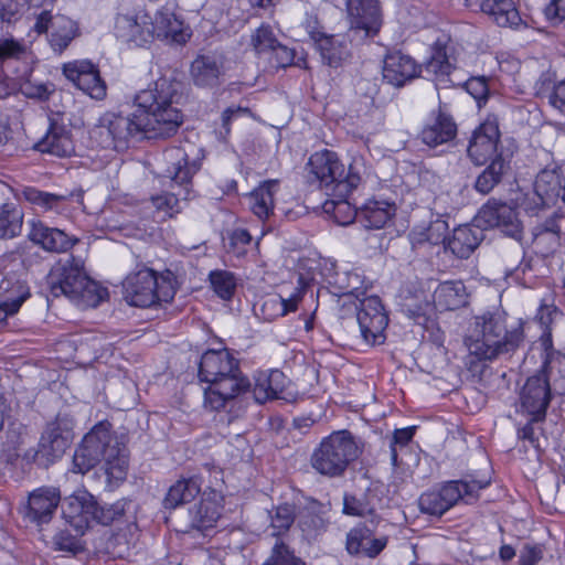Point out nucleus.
<instances>
[{
  "mask_svg": "<svg viewBox=\"0 0 565 565\" xmlns=\"http://www.w3.org/2000/svg\"><path fill=\"white\" fill-rule=\"evenodd\" d=\"M182 82L172 76L162 75L140 90L136 97V113L122 114L107 111L102 115L90 131L99 139V146L122 150L131 138L164 139L177 134L183 122L178 105L182 99Z\"/></svg>",
  "mask_w": 565,
  "mask_h": 565,
  "instance_id": "f257e3e1",
  "label": "nucleus"
},
{
  "mask_svg": "<svg viewBox=\"0 0 565 565\" xmlns=\"http://www.w3.org/2000/svg\"><path fill=\"white\" fill-rule=\"evenodd\" d=\"M524 343L522 324L507 326V316L502 310L486 311L476 316L469 333L465 338L468 349L467 369L472 375H481L484 362L494 361L503 355H513Z\"/></svg>",
  "mask_w": 565,
  "mask_h": 565,
  "instance_id": "f03ea898",
  "label": "nucleus"
},
{
  "mask_svg": "<svg viewBox=\"0 0 565 565\" xmlns=\"http://www.w3.org/2000/svg\"><path fill=\"white\" fill-rule=\"evenodd\" d=\"M199 377L209 383L204 390V404L212 411H220L250 386L239 370L238 361L227 349L204 352L199 364Z\"/></svg>",
  "mask_w": 565,
  "mask_h": 565,
  "instance_id": "7ed1b4c3",
  "label": "nucleus"
},
{
  "mask_svg": "<svg viewBox=\"0 0 565 565\" xmlns=\"http://www.w3.org/2000/svg\"><path fill=\"white\" fill-rule=\"evenodd\" d=\"M100 462L109 478H125L128 467L127 448L107 420L99 422L85 435L74 452L72 470L86 473Z\"/></svg>",
  "mask_w": 565,
  "mask_h": 565,
  "instance_id": "20e7f679",
  "label": "nucleus"
},
{
  "mask_svg": "<svg viewBox=\"0 0 565 565\" xmlns=\"http://www.w3.org/2000/svg\"><path fill=\"white\" fill-rule=\"evenodd\" d=\"M306 169L309 181L317 182L330 196L350 195L362 180L355 166L350 164L345 170L338 154L327 149L312 153Z\"/></svg>",
  "mask_w": 565,
  "mask_h": 565,
  "instance_id": "39448f33",
  "label": "nucleus"
},
{
  "mask_svg": "<svg viewBox=\"0 0 565 565\" xmlns=\"http://www.w3.org/2000/svg\"><path fill=\"white\" fill-rule=\"evenodd\" d=\"M355 437L349 430L333 431L324 437L310 457L312 469L329 478L342 477L350 463L361 455Z\"/></svg>",
  "mask_w": 565,
  "mask_h": 565,
  "instance_id": "423d86ee",
  "label": "nucleus"
},
{
  "mask_svg": "<svg viewBox=\"0 0 565 565\" xmlns=\"http://www.w3.org/2000/svg\"><path fill=\"white\" fill-rule=\"evenodd\" d=\"M122 286L126 301L135 307L169 302L175 295L174 277L169 270L158 276L154 270L142 268L128 275Z\"/></svg>",
  "mask_w": 565,
  "mask_h": 565,
  "instance_id": "0eeeda50",
  "label": "nucleus"
},
{
  "mask_svg": "<svg viewBox=\"0 0 565 565\" xmlns=\"http://www.w3.org/2000/svg\"><path fill=\"white\" fill-rule=\"evenodd\" d=\"M565 363V354L548 351L546 348V356L544 359L542 370L533 376H530L521 392V407L530 416L533 422H543L546 411L551 402V386L547 371L559 367Z\"/></svg>",
  "mask_w": 565,
  "mask_h": 565,
  "instance_id": "6e6552de",
  "label": "nucleus"
},
{
  "mask_svg": "<svg viewBox=\"0 0 565 565\" xmlns=\"http://www.w3.org/2000/svg\"><path fill=\"white\" fill-rule=\"evenodd\" d=\"M46 287L53 297L62 295L70 299H85L97 291L96 284L84 273L74 257L60 260L46 276Z\"/></svg>",
  "mask_w": 565,
  "mask_h": 565,
  "instance_id": "1a4fd4ad",
  "label": "nucleus"
},
{
  "mask_svg": "<svg viewBox=\"0 0 565 565\" xmlns=\"http://www.w3.org/2000/svg\"><path fill=\"white\" fill-rule=\"evenodd\" d=\"M565 205V162L554 169L542 170L535 179L533 191L524 195L521 207L529 215H537L545 207Z\"/></svg>",
  "mask_w": 565,
  "mask_h": 565,
  "instance_id": "9d476101",
  "label": "nucleus"
},
{
  "mask_svg": "<svg viewBox=\"0 0 565 565\" xmlns=\"http://www.w3.org/2000/svg\"><path fill=\"white\" fill-rule=\"evenodd\" d=\"M487 480H452L443 483L438 489L424 492L418 500L423 513L441 516L463 497H475L488 487Z\"/></svg>",
  "mask_w": 565,
  "mask_h": 565,
  "instance_id": "9b49d317",
  "label": "nucleus"
},
{
  "mask_svg": "<svg viewBox=\"0 0 565 565\" xmlns=\"http://www.w3.org/2000/svg\"><path fill=\"white\" fill-rule=\"evenodd\" d=\"M72 420L67 415L58 414L47 423L38 444L33 460L47 467L60 459L68 448L72 439Z\"/></svg>",
  "mask_w": 565,
  "mask_h": 565,
  "instance_id": "f8f14e48",
  "label": "nucleus"
},
{
  "mask_svg": "<svg viewBox=\"0 0 565 565\" xmlns=\"http://www.w3.org/2000/svg\"><path fill=\"white\" fill-rule=\"evenodd\" d=\"M33 30L46 34L50 46L55 53H63L81 31L76 21L63 14H53L43 10L35 20Z\"/></svg>",
  "mask_w": 565,
  "mask_h": 565,
  "instance_id": "ddd939ff",
  "label": "nucleus"
},
{
  "mask_svg": "<svg viewBox=\"0 0 565 565\" xmlns=\"http://www.w3.org/2000/svg\"><path fill=\"white\" fill-rule=\"evenodd\" d=\"M477 221L487 227L499 228L504 235L518 242L522 239V223L515 209L507 202L489 199L479 210Z\"/></svg>",
  "mask_w": 565,
  "mask_h": 565,
  "instance_id": "4468645a",
  "label": "nucleus"
},
{
  "mask_svg": "<svg viewBox=\"0 0 565 565\" xmlns=\"http://www.w3.org/2000/svg\"><path fill=\"white\" fill-rule=\"evenodd\" d=\"M356 320L365 344L379 345L384 343L388 317L377 296L367 297L360 302Z\"/></svg>",
  "mask_w": 565,
  "mask_h": 565,
  "instance_id": "2eb2a0df",
  "label": "nucleus"
},
{
  "mask_svg": "<svg viewBox=\"0 0 565 565\" xmlns=\"http://www.w3.org/2000/svg\"><path fill=\"white\" fill-rule=\"evenodd\" d=\"M115 36L129 46L140 47L153 39L152 18L146 12L117 14Z\"/></svg>",
  "mask_w": 565,
  "mask_h": 565,
  "instance_id": "dca6fc26",
  "label": "nucleus"
},
{
  "mask_svg": "<svg viewBox=\"0 0 565 565\" xmlns=\"http://www.w3.org/2000/svg\"><path fill=\"white\" fill-rule=\"evenodd\" d=\"M63 74L78 89L93 99L103 100L107 94V85L100 77L98 67L88 60H77L64 64Z\"/></svg>",
  "mask_w": 565,
  "mask_h": 565,
  "instance_id": "f3484780",
  "label": "nucleus"
},
{
  "mask_svg": "<svg viewBox=\"0 0 565 565\" xmlns=\"http://www.w3.org/2000/svg\"><path fill=\"white\" fill-rule=\"evenodd\" d=\"M98 500L86 490H78L61 502L63 518L82 534L94 524Z\"/></svg>",
  "mask_w": 565,
  "mask_h": 565,
  "instance_id": "a211bd4d",
  "label": "nucleus"
},
{
  "mask_svg": "<svg viewBox=\"0 0 565 565\" xmlns=\"http://www.w3.org/2000/svg\"><path fill=\"white\" fill-rule=\"evenodd\" d=\"M499 139L498 122L487 119L475 130L467 149L468 157L476 166H483L495 157H503L498 152Z\"/></svg>",
  "mask_w": 565,
  "mask_h": 565,
  "instance_id": "6ab92c4d",
  "label": "nucleus"
},
{
  "mask_svg": "<svg viewBox=\"0 0 565 565\" xmlns=\"http://www.w3.org/2000/svg\"><path fill=\"white\" fill-rule=\"evenodd\" d=\"M61 502L60 489L41 487L32 491L23 509V516L29 522L41 526L51 522Z\"/></svg>",
  "mask_w": 565,
  "mask_h": 565,
  "instance_id": "aec40b11",
  "label": "nucleus"
},
{
  "mask_svg": "<svg viewBox=\"0 0 565 565\" xmlns=\"http://www.w3.org/2000/svg\"><path fill=\"white\" fill-rule=\"evenodd\" d=\"M348 14L352 32H364L374 36L382 25V13L377 0H348Z\"/></svg>",
  "mask_w": 565,
  "mask_h": 565,
  "instance_id": "412c9836",
  "label": "nucleus"
},
{
  "mask_svg": "<svg viewBox=\"0 0 565 565\" xmlns=\"http://www.w3.org/2000/svg\"><path fill=\"white\" fill-rule=\"evenodd\" d=\"M422 73V66L407 54L394 51L385 55L382 67L384 82L394 86L403 87Z\"/></svg>",
  "mask_w": 565,
  "mask_h": 565,
  "instance_id": "4be33fe9",
  "label": "nucleus"
},
{
  "mask_svg": "<svg viewBox=\"0 0 565 565\" xmlns=\"http://www.w3.org/2000/svg\"><path fill=\"white\" fill-rule=\"evenodd\" d=\"M190 75L196 87H217L225 75L223 56L216 53L198 55L191 63Z\"/></svg>",
  "mask_w": 565,
  "mask_h": 565,
  "instance_id": "5701e85b",
  "label": "nucleus"
},
{
  "mask_svg": "<svg viewBox=\"0 0 565 565\" xmlns=\"http://www.w3.org/2000/svg\"><path fill=\"white\" fill-rule=\"evenodd\" d=\"M221 495L216 491L203 493L200 502L189 509V529L201 533L206 532L215 526L221 516Z\"/></svg>",
  "mask_w": 565,
  "mask_h": 565,
  "instance_id": "b1692460",
  "label": "nucleus"
},
{
  "mask_svg": "<svg viewBox=\"0 0 565 565\" xmlns=\"http://www.w3.org/2000/svg\"><path fill=\"white\" fill-rule=\"evenodd\" d=\"M30 225L28 237L46 252L65 253L78 242L74 236L60 228L50 227L41 221H32Z\"/></svg>",
  "mask_w": 565,
  "mask_h": 565,
  "instance_id": "393cba45",
  "label": "nucleus"
},
{
  "mask_svg": "<svg viewBox=\"0 0 565 565\" xmlns=\"http://www.w3.org/2000/svg\"><path fill=\"white\" fill-rule=\"evenodd\" d=\"M420 66L425 76L435 82L437 89L457 84L451 78L452 73L456 71V66L450 61L447 47L444 44L436 43L431 49L429 58Z\"/></svg>",
  "mask_w": 565,
  "mask_h": 565,
  "instance_id": "a878e982",
  "label": "nucleus"
},
{
  "mask_svg": "<svg viewBox=\"0 0 565 565\" xmlns=\"http://www.w3.org/2000/svg\"><path fill=\"white\" fill-rule=\"evenodd\" d=\"M457 135V125L452 117L441 107L431 114V119L420 132L422 141L435 148L455 139Z\"/></svg>",
  "mask_w": 565,
  "mask_h": 565,
  "instance_id": "bb28decb",
  "label": "nucleus"
},
{
  "mask_svg": "<svg viewBox=\"0 0 565 565\" xmlns=\"http://www.w3.org/2000/svg\"><path fill=\"white\" fill-rule=\"evenodd\" d=\"M484 239L480 225L465 224L454 230L446 242V248L460 259H467Z\"/></svg>",
  "mask_w": 565,
  "mask_h": 565,
  "instance_id": "cd10ccee",
  "label": "nucleus"
},
{
  "mask_svg": "<svg viewBox=\"0 0 565 565\" xmlns=\"http://www.w3.org/2000/svg\"><path fill=\"white\" fill-rule=\"evenodd\" d=\"M167 163L164 175L179 185H188L200 166L189 161L186 152L179 147H172L163 152Z\"/></svg>",
  "mask_w": 565,
  "mask_h": 565,
  "instance_id": "c85d7f7f",
  "label": "nucleus"
},
{
  "mask_svg": "<svg viewBox=\"0 0 565 565\" xmlns=\"http://www.w3.org/2000/svg\"><path fill=\"white\" fill-rule=\"evenodd\" d=\"M466 6L491 15L499 26L516 28L522 19L512 0H466Z\"/></svg>",
  "mask_w": 565,
  "mask_h": 565,
  "instance_id": "c756f323",
  "label": "nucleus"
},
{
  "mask_svg": "<svg viewBox=\"0 0 565 565\" xmlns=\"http://www.w3.org/2000/svg\"><path fill=\"white\" fill-rule=\"evenodd\" d=\"M153 38L171 40L172 42L182 44L185 43L190 34L184 29L183 21L180 20L169 9H163L157 12L152 20Z\"/></svg>",
  "mask_w": 565,
  "mask_h": 565,
  "instance_id": "7c9ffc66",
  "label": "nucleus"
},
{
  "mask_svg": "<svg viewBox=\"0 0 565 565\" xmlns=\"http://www.w3.org/2000/svg\"><path fill=\"white\" fill-rule=\"evenodd\" d=\"M315 46L322 63L333 68L341 67L350 57L349 47L340 35L320 36Z\"/></svg>",
  "mask_w": 565,
  "mask_h": 565,
  "instance_id": "2f4dec72",
  "label": "nucleus"
},
{
  "mask_svg": "<svg viewBox=\"0 0 565 565\" xmlns=\"http://www.w3.org/2000/svg\"><path fill=\"white\" fill-rule=\"evenodd\" d=\"M435 305L443 310H456L468 303V294L461 280L444 281L434 292Z\"/></svg>",
  "mask_w": 565,
  "mask_h": 565,
  "instance_id": "473e14b6",
  "label": "nucleus"
},
{
  "mask_svg": "<svg viewBox=\"0 0 565 565\" xmlns=\"http://www.w3.org/2000/svg\"><path fill=\"white\" fill-rule=\"evenodd\" d=\"M202 483L199 476L178 480L169 488L163 499V507L175 509L192 501L201 492Z\"/></svg>",
  "mask_w": 565,
  "mask_h": 565,
  "instance_id": "72a5a7b5",
  "label": "nucleus"
},
{
  "mask_svg": "<svg viewBox=\"0 0 565 565\" xmlns=\"http://www.w3.org/2000/svg\"><path fill=\"white\" fill-rule=\"evenodd\" d=\"M35 149L57 157H67L74 151L68 132L56 124L50 125L46 135L35 143Z\"/></svg>",
  "mask_w": 565,
  "mask_h": 565,
  "instance_id": "f704fd0d",
  "label": "nucleus"
},
{
  "mask_svg": "<svg viewBox=\"0 0 565 565\" xmlns=\"http://www.w3.org/2000/svg\"><path fill=\"white\" fill-rule=\"evenodd\" d=\"M395 213V207L384 201H369L359 209L358 222L367 230L384 227Z\"/></svg>",
  "mask_w": 565,
  "mask_h": 565,
  "instance_id": "c9c22d12",
  "label": "nucleus"
},
{
  "mask_svg": "<svg viewBox=\"0 0 565 565\" xmlns=\"http://www.w3.org/2000/svg\"><path fill=\"white\" fill-rule=\"evenodd\" d=\"M510 170V161L504 157H495L481 171L475 181V190L480 194H489Z\"/></svg>",
  "mask_w": 565,
  "mask_h": 565,
  "instance_id": "e433bc0d",
  "label": "nucleus"
},
{
  "mask_svg": "<svg viewBox=\"0 0 565 565\" xmlns=\"http://www.w3.org/2000/svg\"><path fill=\"white\" fill-rule=\"evenodd\" d=\"M376 501L377 495L370 488L359 493H344L342 512L350 516H372L376 511Z\"/></svg>",
  "mask_w": 565,
  "mask_h": 565,
  "instance_id": "4c0bfd02",
  "label": "nucleus"
},
{
  "mask_svg": "<svg viewBox=\"0 0 565 565\" xmlns=\"http://www.w3.org/2000/svg\"><path fill=\"white\" fill-rule=\"evenodd\" d=\"M277 188L278 182L276 180H268L249 194V207L258 218L265 220L273 213L274 195Z\"/></svg>",
  "mask_w": 565,
  "mask_h": 565,
  "instance_id": "58836bf2",
  "label": "nucleus"
},
{
  "mask_svg": "<svg viewBox=\"0 0 565 565\" xmlns=\"http://www.w3.org/2000/svg\"><path fill=\"white\" fill-rule=\"evenodd\" d=\"M0 289L10 294L4 301L0 302V323H4L9 316H13L19 311L21 305L30 296V292L29 288L19 280L11 284L9 279H3Z\"/></svg>",
  "mask_w": 565,
  "mask_h": 565,
  "instance_id": "ea45409f",
  "label": "nucleus"
},
{
  "mask_svg": "<svg viewBox=\"0 0 565 565\" xmlns=\"http://www.w3.org/2000/svg\"><path fill=\"white\" fill-rule=\"evenodd\" d=\"M536 87L541 98L547 99L551 107L565 115V78L555 82L551 74H542Z\"/></svg>",
  "mask_w": 565,
  "mask_h": 565,
  "instance_id": "a19ab883",
  "label": "nucleus"
},
{
  "mask_svg": "<svg viewBox=\"0 0 565 565\" xmlns=\"http://www.w3.org/2000/svg\"><path fill=\"white\" fill-rule=\"evenodd\" d=\"M23 212L15 203H4L0 206V239L13 238L21 234Z\"/></svg>",
  "mask_w": 565,
  "mask_h": 565,
  "instance_id": "79ce46f5",
  "label": "nucleus"
},
{
  "mask_svg": "<svg viewBox=\"0 0 565 565\" xmlns=\"http://www.w3.org/2000/svg\"><path fill=\"white\" fill-rule=\"evenodd\" d=\"M286 377L282 372L276 370L270 372L266 379L258 380L253 394L258 403L267 399L284 398L282 391Z\"/></svg>",
  "mask_w": 565,
  "mask_h": 565,
  "instance_id": "37998d69",
  "label": "nucleus"
},
{
  "mask_svg": "<svg viewBox=\"0 0 565 565\" xmlns=\"http://www.w3.org/2000/svg\"><path fill=\"white\" fill-rule=\"evenodd\" d=\"M131 508V501L120 499L114 503L97 502L94 524L108 526L113 523L120 522L125 519L127 512Z\"/></svg>",
  "mask_w": 565,
  "mask_h": 565,
  "instance_id": "c03bdc74",
  "label": "nucleus"
},
{
  "mask_svg": "<svg viewBox=\"0 0 565 565\" xmlns=\"http://www.w3.org/2000/svg\"><path fill=\"white\" fill-rule=\"evenodd\" d=\"M323 203V211L332 214L334 221L340 225H349L353 221L358 222L359 210H356L349 201V195L332 196Z\"/></svg>",
  "mask_w": 565,
  "mask_h": 565,
  "instance_id": "a18cd8bd",
  "label": "nucleus"
},
{
  "mask_svg": "<svg viewBox=\"0 0 565 565\" xmlns=\"http://www.w3.org/2000/svg\"><path fill=\"white\" fill-rule=\"evenodd\" d=\"M22 196L31 204L43 211H58L66 196L41 191L33 186H26L22 190Z\"/></svg>",
  "mask_w": 565,
  "mask_h": 565,
  "instance_id": "49530a36",
  "label": "nucleus"
},
{
  "mask_svg": "<svg viewBox=\"0 0 565 565\" xmlns=\"http://www.w3.org/2000/svg\"><path fill=\"white\" fill-rule=\"evenodd\" d=\"M559 216L554 213L551 217L543 223L537 224L532 230L533 242L540 245L545 236H550V247L555 248L559 245L561 228L558 225Z\"/></svg>",
  "mask_w": 565,
  "mask_h": 565,
  "instance_id": "de8ad7c7",
  "label": "nucleus"
},
{
  "mask_svg": "<svg viewBox=\"0 0 565 565\" xmlns=\"http://www.w3.org/2000/svg\"><path fill=\"white\" fill-rule=\"evenodd\" d=\"M210 282L214 292L224 300H230L236 289V279L231 271L214 270L210 273Z\"/></svg>",
  "mask_w": 565,
  "mask_h": 565,
  "instance_id": "09e8293b",
  "label": "nucleus"
},
{
  "mask_svg": "<svg viewBox=\"0 0 565 565\" xmlns=\"http://www.w3.org/2000/svg\"><path fill=\"white\" fill-rule=\"evenodd\" d=\"M278 43L279 42L276 39L273 29L265 24H262L256 29L250 39V44L255 52L258 55H265L266 57Z\"/></svg>",
  "mask_w": 565,
  "mask_h": 565,
  "instance_id": "8fccbe9b",
  "label": "nucleus"
},
{
  "mask_svg": "<svg viewBox=\"0 0 565 565\" xmlns=\"http://www.w3.org/2000/svg\"><path fill=\"white\" fill-rule=\"evenodd\" d=\"M264 565H306L284 542H276Z\"/></svg>",
  "mask_w": 565,
  "mask_h": 565,
  "instance_id": "3c124183",
  "label": "nucleus"
},
{
  "mask_svg": "<svg viewBox=\"0 0 565 565\" xmlns=\"http://www.w3.org/2000/svg\"><path fill=\"white\" fill-rule=\"evenodd\" d=\"M298 526L307 536L312 537L324 531L327 523L319 514L302 510L298 515Z\"/></svg>",
  "mask_w": 565,
  "mask_h": 565,
  "instance_id": "603ef678",
  "label": "nucleus"
},
{
  "mask_svg": "<svg viewBox=\"0 0 565 565\" xmlns=\"http://www.w3.org/2000/svg\"><path fill=\"white\" fill-rule=\"evenodd\" d=\"M370 536H372V531L367 526L353 527L347 535V551L351 555L363 554Z\"/></svg>",
  "mask_w": 565,
  "mask_h": 565,
  "instance_id": "864d4df0",
  "label": "nucleus"
},
{
  "mask_svg": "<svg viewBox=\"0 0 565 565\" xmlns=\"http://www.w3.org/2000/svg\"><path fill=\"white\" fill-rule=\"evenodd\" d=\"M415 434V427H406L396 429L390 444L391 449V462L394 468L402 465L398 458V452L407 447L408 443L413 439Z\"/></svg>",
  "mask_w": 565,
  "mask_h": 565,
  "instance_id": "5fc2aeb1",
  "label": "nucleus"
},
{
  "mask_svg": "<svg viewBox=\"0 0 565 565\" xmlns=\"http://www.w3.org/2000/svg\"><path fill=\"white\" fill-rule=\"evenodd\" d=\"M296 514L295 508L290 504H281L278 505L275 510L274 515L271 516V526L276 532L274 535H279L280 533L287 531L291 524L295 522Z\"/></svg>",
  "mask_w": 565,
  "mask_h": 565,
  "instance_id": "6e6d98bb",
  "label": "nucleus"
},
{
  "mask_svg": "<svg viewBox=\"0 0 565 565\" xmlns=\"http://www.w3.org/2000/svg\"><path fill=\"white\" fill-rule=\"evenodd\" d=\"M296 52L286 45L278 43L267 55L268 62L273 67L285 68L295 63Z\"/></svg>",
  "mask_w": 565,
  "mask_h": 565,
  "instance_id": "4d7b16f0",
  "label": "nucleus"
},
{
  "mask_svg": "<svg viewBox=\"0 0 565 565\" xmlns=\"http://www.w3.org/2000/svg\"><path fill=\"white\" fill-rule=\"evenodd\" d=\"M300 299H301L300 291H296L292 295H290L288 298H284L281 296L269 298L264 302L263 308L266 309L268 307L269 308L278 307L280 310L278 315L284 317V316L288 315L289 312L296 311Z\"/></svg>",
  "mask_w": 565,
  "mask_h": 565,
  "instance_id": "13d9d810",
  "label": "nucleus"
},
{
  "mask_svg": "<svg viewBox=\"0 0 565 565\" xmlns=\"http://www.w3.org/2000/svg\"><path fill=\"white\" fill-rule=\"evenodd\" d=\"M179 194L175 193H162L151 198L152 205L163 212L168 216H173L181 211Z\"/></svg>",
  "mask_w": 565,
  "mask_h": 565,
  "instance_id": "bf43d9fd",
  "label": "nucleus"
},
{
  "mask_svg": "<svg viewBox=\"0 0 565 565\" xmlns=\"http://www.w3.org/2000/svg\"><path fill=\"white\" fill-rule=\"evenodd\" d=\"M53 544L56 551L77 554L83 550L81 541L77 536L67 531H60L53 537Z\"/></svg>",
  "mask_w": 565,
  "mask_h": 565,
  "instance_id": "052dcab7",
  "label": "nucleus"
},
{
  "mask_svg": "<svg viewBox=\"0 0 565 565\" xmlns=\"http://www.w3.org/2000/svg\"><path fill=\"white\" fill-rule=\"evenodd\" d=\"M465 87L479 106L487 100L489 89L484 77H472L465 83Z\"/></svg>",
  "mask_w": 565,
  "mask_h": 565,
  "instance_id": "680f3d73",
  "label": "nucleus"
},
{
  "mask_svg": "<svg viewBox=\"0 0 565 565\" xmlns=\"http://www.w3.org/2000/svg\"><path fill=\"white\" fill-rule=\"evenodd\" d=\"M25 53V46L10 38L0 40V62L6 58H19Z\"/></svg>",
  "mask_w": 565,
  "mask_h": 565,
  "instance_id": "e2e57ef3",
  "label": "nucleus"
},
{
  "mask_svg": "<svg viewBox=\"0 0 565 565\" xmlns=\"http://www.w3.org/2000/svg\"><path fill=\"white\" fill-rule=\"evenodd\" d=\"M427 236L430 238V245H438L439 243L447 242L446 233L448 231V224L441 218L431 221L427 227H425Z\"/></svg>",
  "mask_w": 565,
  "mask_h": 565,
  "instance_id": "0e129e2a",
  "label": "nucleus"
},
{
  "mask_svg": "<svg viewBox=\"0 0 565 565\" xmlns=\"http://www.w3.org/2000/svg\"><path fill=\"white\" fill-rule=\"evenodd\" d=\"M543 13L553 25L563 22L565 20V0H551L545 6Z\"/></svg>",
  "mask_w": 565,
  "mask_h": 565,
  "instance_id": "69168bd1",
  "label": "nucleus"
},
{
  "mask_svg": "<svg viewBox=\"0 0 565 565\" xmlns=\"http://www.w3.org/2000/svg\"><path fill=\"white\" fill-rule=\"evenodd\" d=\"M21 92L29 98L47 99L51 90L46 84L40 83L34 84L32 82H25L21 85Z\"/></svg>",
  "mask_w": 565,
  "mask_h": 565,
  "instance_id": "338daca9",
  "label": "nucleus"
},
{
  "mask_svg": "<svg viewBox=\"0 0 565 565\" xmlns=\"http://www.w3.org/2000/svg\"><path fill=\"white\" fill-rule=\"evenodd\" d=\"M543 557V551L539 545H524L521 555V565H535Z\"/></svg>",
  "mask_w": 565,
  "mask_h": 565,
  "instance_id": "774afa93",
  "label": "nucleus"
}]
</instances>
